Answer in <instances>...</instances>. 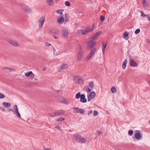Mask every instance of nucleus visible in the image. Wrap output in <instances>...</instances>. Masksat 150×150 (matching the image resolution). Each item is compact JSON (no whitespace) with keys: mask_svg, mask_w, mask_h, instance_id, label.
Masks as SVG:
<instances>
[{"mask_svg":"<svg viewBox=\"0 0 150 150\" xmlns=\"http://www.w3.org/2000/svg\"><path fill=\"white\" fill-rule=\"evenodd\" d=\"M88 31L85 29V30L83 29H81L79 30L77 33L79 34H81L83 35H86L88 33Z\"/></svg>","mask_w":150,"mask_h":150,"instance_id":"9d476101","label":"nucleus"},{"mask_svg":"<svg viewBox=\"0 0 150 150\" xmlns=\"http://www.w3.org/2000/svg\"><path fill=\"white\" fill-rule=\"evenodd\" d=\"M45 21V17L42 16L41 17L39 20V27L40 28L42 27Z\"/></svg>","mask_w":150,"mask_h":150,"instance_id":"0eeeda50","label":"nucleus"},{"mask_svg":"<svg viewBox=\"0 0 150 150\" xmlns=\"http://www.w3.org/2000/svg\"><path fill=\"white\" fill-rule=\"evenodd\" d=\"M64 11L63 9H61L60 10H57L56 11V12L62 15V12Z\"/></svg>","mask_w":150,"mask_h":150,"instance_id":"c9c22d12","label":"nucleus"},{"mask_svg":"<svg viewBox=\"0 0 150 150\" xmlns=\"http://www.w3.org/2000/svg\"><path fill=\"white\" fill-rule=\"evenodd\" d=\"M52 0H46V2L48 5L51 6L53 4V3L52 2Z\"/></svg>","mask_w":150,"mask_h":150,"instance_id":"bb28decb","label":"nucleus"},{"mask_svg":"<svg viewBox=\"0 0 150 150\" xmlns=\"http://www.w3.org/2000/svg\"><path fill=\"white\" fill-rule=\"evenodd\" d=\"M127 59H125L124 60V62H123L122 65V68L123 69H125L127 65Z\"/></svg>","mask_w":150,"mask_h":150,"instance_id":"4be33fe9","label":"nucleus"},{"mask_svg":"<svg viewBox=\"0 0 150 150\" xmlns=\"http://www.w3.org/2000/svg\"><path fill=\"white\" fill-rule=\"evenodd\" d=\"M80 78L79 76H74V80L76 82H77L78 81V79H79Z\"/></svg>","mask_w":150,"mask_h":150,"instance_id":"7c9ffc66","label":"nucleus"},{"mask_svg":"<svg viewBox=\"0 0 150 150\" xmlns=\"http://www.w3.org/2000/svg\"><path fill=\"white\" fill-rule=\"evenodd\" d=\"M61 102L66 104H68V101L66 99L63 98Z\"/></svg>","mask_w":150,"mask_h":150,"instance_id":"e433bc0d","label":"nucleus"},{"mask_svg":"<svg viewBox=\"0 0 150 150\" xmlns=\"http://www.w3.org/2000/svg\"><path fill=\"white\" fill-rule=\"evenodd\" d=\"M68 32L66 29H63L62 30V35L65 38H67L68 37Z\"/></svg>","mask_w":150,"mask_h":150,"instance_id":"6e6552de","label":"nucleus"},{"mask_svg":"<svg viewBox=\"0 0 150 150\" xmlns=\"http://www.w3.org/2000/svg\"><path fill=\"white\" fill-rule=\"evenodd\" d=\"M149 83H150V81H149Z\"/></svg>","mask_w":150,"mask_h":150,"instance_id":"774afa93","label":"nucleus"},{"mask_svg":"<svg viewBox=\"0 0 150 150\" xmlns=\"http://www.w3.org/2000/svg\"><path fill=\"white\" fill-rule=\"evenodd\" d=\"M3 105L4 107L7 108L11 106V104L7 102H4L3 103Z\"/></svg>","mask_w":150,"mask_h":150,"instance_id":"b1692460","label":"nucleus"},{"mask_svg":"<svg viewBox=\"0 0 150 150\" xmlns=\"http://www.w3.org/2000/svg\"><path fill=\"white\" fill-rule=\"evenodd\" d=\"M35 80H38V79H35Z\"/></svg>","mask_w":150,"mask_h":150,"instance_id":"0e129e2a","label":"nucleus"},{"mask_svg":"<svg viewBox=\"0 0 150 150\" xmlns=\"http://www.w3.org/2000/svg\"><path fill=\"white\" fill-rule=\"evenodd\" d=\"M92 89H91V88H88V89L86 90V91H87V92L88 93H89L91 92V91Z\"/></svg>","mask_w":150,"mask_h":150,"instance_id":"09e8293b","label":"nucleus"},{"mask_svg":"<svg viewBox=\"0 0 150 150\" xmlns=\"http://www.w3.org/2000/svg\"><path fill=\"white\" fill-rule=\"evenodd\" d=\"M32 74H33V76H34V75L33 74L32 72L31 71H30L29 72H27L25 73V75L26 76H30Z\"/></svg>","mask_w":150,"mask_h":150,"instance_id":"c85d7f7f","label":"nucleus"},{"mask_svg":"<svg viewBox=\"0 0 150 150\" xmlns=\"http://www.w3.org/2000/svg\"><path fill=\"white\" fill-rule=\"evenodd\" d=\"M129 35V33L127 32H125L124 36L125 38L127 37Z\"/></svg>","mask_w":150,"mask_h":150,"instance_id":"37998d69","label":"nucleus"},{"mask_svg":"<svg viewBox=\"0 0 150 150\" xmlns=\"http://www.w3.org/2000/svg\"><path fill=\"white\" fill-rule=\"evenodd\" d=\"M45 44L46 46H47L48 47H49L51 45V44H50V43H47V42H46L45 43Z\"/></svg>","mask_w":150,"mask_h":150,"instance_id":"8fccbe9b","label":"nucleus"},{"mask_svg":"<svg viewBox=\"0 0 150 150\" xmlns=\"http://www.w3.org/2000/svg\"><path fill=\"white\" fill-rule=\"evenodd\" d=\"M51 33L53 34H58L59 33V31L56 29H52L51 30Z\"/></svg>","mask_w":150,"mask_h":150,"instance_id":"a878e982","label":"nucleus"},{"mask_svg":"<svg viewBox=\"0 0 150 150\" xmlns=\"http://www.w3.org/2000/svg\"><path fill=\"white\" fill-rule=\"evenodd\" d=\"M1 110L2 111H4V112H5L6 111V110L3 108H2V109Z\"/></svg>","mask_w":150,"mask_h":150,"instance_id":"4d7b16f0","label":"nucleus"},{"mask_svg":"<svg viewBox=\"0 0 150 150\" xmlns=\"http://www.w3.org/2000/svg\"><path fill=\"white\" fill-rule=\"evenodd\" d=\"M83 52L80 50L78 52L77 56V60H80L83 57Z\"/></svg>","mask_w":150,"mask_h":150,"instance_id":"9b49d317","label":"nucleus"},{"mask_svg":"<svg viewBox=\"0 0 150 150\" xmlns=\"http://www.w3.org/2000/svg\"><path fill=\"white\" fill-rule=\"evenodd\" d=\"M96 93L94 92H91L89 94L87 95V99L88 101H90L94 98L96 96Z\"/></svg>","mask_w":150,"mask_h":150,"instance_id":"423d86ee","label":"nucleus"},{"mask_svg":"<svg viewBox=\"0 0 150 150\" xmlns=\"http://www.w3.org/2000/svg\"><path fill=\"white\" fill-rule=\"evenodd\" d=\"M84 81L82 77L80 78L79 79H78V81L77 83L80 84L81 86L83 85V84Z\"/></svg>","mask_w":150,"mask_h":150,"instance_id":"412c9836","label":"nucleus"},{"mask_svg":"<svg viewBox=\"0 0 150 150\" xmlns=\"http://www.w3.org/2000/svg\"><path fill=\"white\" fill-rule=\"evenodd\" d=\"M143 4H144V6H148V4L146 0H143Z\"/></svg>","mask_w":150,"mask_h":150,"instance_id":"58836bf2","label":"nucleus"},{"mask_svg":"<svg viewBox=\"0 0 150 150\" xmlns=\"http://www.w3.org/2000/svg\"><path fill=\"white\" fill-rule=\"evenodd\" d=\"M102 132H98V135H100L101 134Z\"/></svg>","mask_w":150,"mask_h":150,"instance_id":"6e6d98bb","label":"nucleus"},{"mask_svg":"<svg viewBox=\"0 0 150 150\" xmlns=\"http://www.w3.org/2000/svg\"><path fill=\"white\" fill-rule=\"evenodd\" d=\"M92 113V110H91V111H89L88 112V115H90L91 113Z\"/></svg>","mask_w":150,"mask_h":150,"instance_id":"864d4df0","label":"nucleus"},{"mask_svg":"<svg viewBox=\"0 0 150 150\" xmlns=\"http://www.w3.org/2000/svg\"><path fill=\"white\" fill-rule=\"evenodd\" d=\"M57 115H60L64 114V112L62 110H59L55 112Z\"/></svg>","mask_w":150,"mask_h":150,"instance_id":"f3484780","label":"nucleus"},{"mask_svg":"<svg viewBox=\"0 0 150 150\" xmlns=\"http://www.w3.org/2000/svg\"><path fill=\"white\" fill-rule=\"evenodd\" d=\"M46 70V68H44L43 69H42V70L43 71H45Z\"/></svg>","mask_w":150,"mask_h":150,"instance_id":"680f3d73","label":"nucleus"},{"mask_svg":"<svg viewBox=\"0 0 150 150\" xmlns=\"http://www.w3.org/2000/svg\"><path fill=\"white\" fill-rule=\"evenodd\" d=\"M146 40L147 42H148L149 43H150V41L149 40L147 39Z\"/></svg>","mask_w":150,"mask_h":150,"instance_id":"13d9d810","label":"nucleus"},{"mask_svg":"<svg viewBox=\"0 0 150 150\" xmlns=\"http://www.w3.org/2000/svg\"><path fill=\"white\" fill-rule=\"evenodd\" d=\"M13 107V109H9L8 111H12L18 117L21 118V116L18 112V109L17 105H14Z\"/></svg>","mask_w":150,"mask_h":150,"instance_id":"f257e3e1","label":"nucleus"},{"mask_svg":"<svg viewBox=\"0 0 150 150\" xmlns=\"http://www.w3.org/2000/svg\"><path fill=\"white\" fill-rule=\"evenodd\" d=\"M140 31V30L139 29H137L135 31V33L136 34H138L139 33Z\"/></svg>","mask_w":150,"mask_h":150,"instance_id":"79ce46f5","label":"nucleus"},{"mask_svg":"<svg viewBox=\"0 0 150 150\" xmlns=\"http://www.w3.org/2000/svg\"><path fill=\"white\" fill-rule=\"evenodd\" d=\"M85 112V110L83 109H82L81 108H80V112L79 113L83 114H84Z\"/></svg>","mask_w":150,"mask_h":150,"instance_id":"ea45409f","label":"nucleus"},{"mask_svg":"<svg viewBox=\"0 0 150 150\" xmlns=\"http://www.w3.org/2000/svg\"><path fill=\"white\" fill-rule=\"evenodd\" d=\"M95 25V23H94L93 24V25L92 27H91V26H89L88 27H86L85 28V29L86 30H87V31H88V33L90 32H91L93 30V29L94 27V26Z\"/></svg>","mask_w":150,"mask_h":150,"instance_id":"ddd939ff","label":"nucleus"},{"mask_svg":"<svg viewBox=\"0 0 150 150\" xmlns=\"http://www.w3.org/2000/svg\"><path fill=\"white\" fill-rule=\"evenodd\" d=\"M65 18V21L66 22H67L69 21V20L68 19V18Z\"/></svg>","mask_w":150,"mask_h":150,"instance_id":"5fc2aeb1","label":"nucleus"},{"mask_svg":"<svg viewBox=\"0 0 150 150\" xmlns=\"http://www.w3.org/2000/svg\"><path fill=\"white\" fill-rule=\"evenodd\" d=\"M20 6L22 9L25 12H31V10L25 4H21Z\"/></svg>","mask_w":150,"mask_h":150,"instance_id":"20e7f679","label":"nucleus"},{"mask_svg":"<svg viewBox=\"0 0 150 150\" xmlns=\"http://www.w3.org/2000/svg\"><path fill=\"white\" fill-rule=\"evenodd\" d=\"M94 86V83L93 81H90L89 83V87L91 89H93Z\"/></svg>","mask_w":150,"mask_h":150,"instance_id":"c756f323","label":"nucleus"},{"mask_svg":"<svg viewBox=\"0 0 150 150\" xmlns=\"http://www.w3.org/2000/svg\"><path fill=\"white\" fill-rule=\"evenodd\" d=\"M133 133V131L132 130H130L128 131V134L130 136L132 135Z\"/></svg>","mask_w":150,"mask_h":150,"instance_id":"4c0bfd02","label":"nucleus"},{"mask_svg":"<svg viewBox=\"0 0 150 150\" xmlns=\"http://www.w3.org/2000/svg\"><path fill=\"white\" fill-rule=\"evenodd\" d=\"M130 64L131 66L132 67H135L137 66V63L133 59L130 60Z\"/></svg>","mask_w":150,"mask_h":150,"instance_id":"a211bd4d","label":"nucleus"},{"mask_svg":"<svg viewBox=\"0 0 150 150\" xmlns=\"http://www.w3.org/2000/svg\"><path fill=\"white\" fill-rule=\"evenodd\" d=\"M73 137L76 141L79 142L81 136L78 134H76L73 135Z\"/></svg>","mask_w":150,"mask_h":150,"instance_id":"f8f14e48","label":"nucleus"},{"mask_svg":"<svg viewBox=\"0 0 150 150\" xmlns=\"http://www.w3.org/2000/svg\"><path fill=\"white\" fill-rule=\"evenodd\" d=\"M87 139L84 137H81L80 138L79 142L80 143H86Z\"/></svg>","mask_w":150,"mask_h":150,"instance_id":"6ab92c4d","label":"nucleus"},{"mask_svg":"<svg viewBox=\"0 0 150 150\" xmlns=\"http://www.w3.org/2000/svg\"><path fill=\"white\" fill-rule=\"evenodd\" d=\"M105 18V17L104 16H101L100 17V20L102 21H104Z\"/></svg>","mask_w":150,"mask_h":150,"instance_id":"de8ad7c7","label":"nucleus"},{"mask_svg":"<svg viewBox=\"0 0 150 150\" xmlns=\"http://www.w3.org/2000/svg\"><path fill=\"white\" fill-rule=\"evenodd\" d=\"M67 67H68V66L67 64H63L60 67H61V69H66V68H67Z\"/></svg>","mask_w":150,"mask_h":150,"instance_id":"cd10ccee","label":"nucleus"},{"mask_svg":"<svg viewBox=\"0 0 150 150\" xmlns=\"http://www.w3.org/2000/svg\"><path fill=\"white\" fill-rule=\"evenodd\" d=\"M98 114V112L96 110L94 111L93 112V115L94 116H97Z\"/></svg>","mask_w":150,"mask_h":150,"instance_id":"c03bdc74","label":"nucleus"},{"mask_svg":"<svg viewBox=\"0 0 150 150\" xmlns=\"http://www.w3.org/2000/svg\"><path fill=\"white\" fill-rule=\"evenodd\" d=\"M53 50L54 51H55V49H54V48H53Z\"/></svg>","mask_w":150,"mask_h":150,"instance_id":"e2e57ef3","label":"nucleus"},{"mask_svg":"<svg viewBox=\"0 0 150 150\" xmlns=\"http://www.w3.org/2000/svg\"><path fill=\"white\" fill-rule=\"evenodd\" d=\"M134 132L135 133V137L136 139L138 140L141 139L142 136V134L140 132V131L136 130Z\"/></svg>","mask_w":150,"mask_h":150,"instance_id":"7ed1b4c3","label":"nucleus"},{"mask_svg":"<svg viewBox=\"0 0 150 150\" xmlns=\"http://www.w3.org/2000/svg\"><path fill=\"white\" fill-rule=\"evenodd\" d=\"M97 50V48H94L91 51L86 58L87 61L89 60L93 56Z\"/></svg>","mask_w":150,"mask_h":150,"instance_id":"f03ea898","label":"nucleus"},{"mask_svg":"<svg viewBox=\"0 0 150 150\" xmlns=\"http://www.w3.org/2000/svg\"><path fill=\"white\" fill-rule=\"evenodd\" d=\"M81 93L79 92L76 95V99H79L80 98H81Z\"/></svg>","mask_w":150,"mask_h":150,"instance_id":"2f4dec72","label":"nucleus"},{"mask_svg":"<svg viewBox=\"0 0 150 150\" xmlns=\"http://www.w3.org/2000/svg\"><path fill=\"white\" fill-rule=\"evenodd\" d=\"M4 97L5 96L3 94L1 93H0V99L3 98H4Z\"/></svg>","mask_w":150,"mask_h":150,"instance_id":"a18cd8bd","label":"nucleus"},{"mask_svg":"<svg viewBox=\"0 0 150 150\" xmlns=\"http://www.w3.org/2000/svg\"><path fill=\"white\" fill-rule=\"evenodd\" d=\"M148 19L149 21H150V16H149L148 17Z\"/></svg>","mask_w":150,"mask_h":150,"instance_id":"052dcab7","label":"nucleus"},{"mask_svg":"<svg viewBox=\"0 0 150 150\" xmlns=\"http://www.w3.org/2000/svg\"><path fill=\"white\" fill-rule=\"evenodd\" d=\"M102 31H100L96 33L94 35H93L91 38V39H94L97 37L99 36L102 33Z\"/></svg>","mask_w":150,"mask_h":150,"instance_id":"4468645a","label":"nucleus"},{"mask_svg":"<svg viewBox=\"0 0 150 150\" xmlns=\"http://www.w3.org/2000/svg\"><path fill=\"white\" fill-rule=\"evenodd\" d=\"M87 99L86 98L85 95L84 94H81L80 98V101L82 103H85L87 102Z\"/></svg>","mask_w":150,"mask_h":150,"instance_id":"1a4fd4ad","label":"nucleus"},{"mask_svg":"<svg viewBox=\"0 0 150 150\" xmlns=\"http://www.w3.org/2000/svg\"><path fill=\"white\" fill-rule=\"evenodd\" d=\"M65 119V118H63L62 117H60L59 118H58L56 120L57 121L62 122Z\"/></svg>","mask_w":150,"mask_h":150,"instance_id":"72a5a7b5","label":"nucleus"},{"mask_svg":"<svg viewBox=\"0 0 150 150\" xmlns=\"http://www.w3.org/2000/svg\"><path fill=\"white\" fill-rule=\"evenodd\" d=\"M1 109H2V108H1L0 107V109L1 110Z\"/></svg>","mask_w":150,"mask_h":150,"instance_id":"338daca9","label":"nucleus"},{"mask_svg":"<svg viewBox=\"0 0 150 150\" xmlns=\"http://www.w3.org/2000/svg\"><path fill=\"white\" fill-rule=\"evenodd\" d=\"M107 44V43L105 44H104V43H103L102 51L103 54L105 53V49L106 47Z\"/></svg>","mask_w":150,"mask_h":150,"instance_id":"393cba45","label":"nucleus"},{"mask_svg":"<svg viewBox=\"0 0 150 150\" xmlns=\"http://www.w3.org/2000/svg\"><path fill=\"white\" fill-rule=\"evenodd\" d=\"M55 128H57L58 129H59L60 128V127L59 126H57L55 127Z\"/></svg>","mask_w":150,"mask_h":150,"instance_id":"bf43d9fd","label":"nucleus"},{"mask_svg":"<svg viewBox=\"0 0 150 150\" xmlns=\"http://www.w3.org/2000/svg\"><path fill=\"white\" fill-rule=\"evenodd\" d=\"M80 108L78 107H75L74 108L73 111L74 113H78L80 112Z\"/></svg>","mask_w":150,"mask_h":150,"instance_id":"5701e85b","label":"nucleus"},{"mask_svg":"<svg viewBox=\"0 0 150 150\" xmlns=\"http://www.w3.org/2000/svg\"><path fill=\"white\" fill-rule=\"evenodd\" d=\"M64 21V18L63 16H62L60 18H58L57 20V22L60 24H62Z\"/></svg>","mask_w":150,"mask_h":150,"instance_id":"aec40b11","label":"nucleus"},{"mask_svg":"<svg viewBox=\"0 0 150 150\" xmlns=\"http://www.w3.org/2000/svg\"><path fill=\"white\" fill-rule=\"evenodd\" d=\"M111 90L112 93H115L116 92V89L114 87L111 88Z\"/></svg>","mask_w":150,"mask_h":150,"instance_id":"f704fd0d","label":"nucleus"},{"mask_svg":"<svg viewBox=\"0 0 150 150\" xmlns=\"http://www.w3.org/2000/svg\"><path fill=\"white\" fill-rule=\"evenodd\" d=\"M149 124H150V121H149Z\"/></svg>","mask_w":150,"mask_h":150,"instance_id":"69168bd1","label":"nucleus"},{"mask_svg":"<svg viewBox=\"0 0 150 150\" xmlns=\"http://www.w3.org/2000/svg\"><path fill=\"white\" fill-rule=\"evenodd\" d=\"M96 42L93 40L88 41L87 45L90 49H92L95 45Z\"/></svg>","mask_w":150,"mask_h":150,"instance_id":"39448f33","label":"nucleus"},{"mask_svg":"<svg viewBox=\"0 0 150 150\" xmlns=\"http://www.w3.org/2000/svg\"><path fill=\"white\" fill-rule=\"evenodd\" d=\"M49 115L51 117H52L56 116H57L55 112L51 113H49Z\"/></svg>","mask_w":150,"mask_h":150,"instance_id":"473e14b6","label":"nucleus"},{"mask_svg":"<svg viewBox=\"0 0 150 150\" xmlns=\"http://www.w3.org/2000/svg\"><path fill=\"white\" fill-rule=\"evenodd\" d=\"M65 4L66 6H70L71 4L69 1H66L65 2Z\"/></svg>","mask_w":150,"mask_h":150,"instance_id":"a19ab883","label":"nucleus"},{"mask_svg":"<svg viewBox=\"0 0 150 150\" xmlns=\"http://www.w3.org/2000/svg\"><path fill=\"white\" fill-rule=\"evenodd\" d=\"M141 16L142 17H144L145 16H147L146 15H145L143 11H141Z\"/></svg>","mask_w":150,"mask_h":150,"instance_id":"49530a36","label":"nucleus"},{"mask_svg":"<svg viewBox=\"0 0 150 150\" xmlns=\"http://www.w3.org/2000/svg\"><path fill=\"white\" fill-rule=\"evenodd\" d=\"M8 42L9 43H10L11 44L15 46H18V44L16 41L9 39V40Z\"/></svg>","mask_w":150,"mask_h":150,"instance_id":"2eb2a0df","label":"nucleus"},{"mask_svg":"<svg viewBox=\"0 0 150 150\" xmlns=\"http://www.w3.org/2000/svg\"><path fill=\"white\" fill-rule=\"evenodd\" d=\"M4 69L6 70L7 72H11L12 71H15L16 70V69H15L8 67H5L4 68Z\"/></svg>","mask_w":150,"mask_h":150,"instance_id":"dca6fc26","label":"nucleus"},{"mask_svg":"<svg viewBox=\"0 0 150 150\" xmlns=\"http://www.w3.org/2000/svg\"><path fill=\"white\" fill-rule=\"evenodd\" d=\"M68 14L67 13H65V18H68Z\"/></svg>","mask_w":150,"mask_h":150,"instance_id":"3c124183","label":"nucleus"},{"mask_svg":"<svg viewBox=\"0 0 150 150\" xmlns=\"http://www.w3.org/2000/svg\"><path fill=\"white\" fill-rule=\"evenodd\" d=\"M53 37L56 39H58L59 38L57 37H56L55 35H53Z\"/></svg>","mask_w":150,"mask_h":150,"instance_id":"603ef678","label":"nucleus"}]
</instances>
